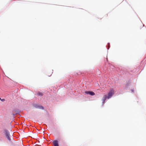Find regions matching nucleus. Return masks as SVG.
Wrapping results in <instances>:
<instances>
[{
    "label": "nucleus",
    "mask_w": 146,
    "mask_h": 146,
    "mask_svg": "<svg viewBox=\"0 0 146 146\" xmlns=\"http://www.w3.org/2000/svg\"><path fill=\"white\" fill-rule=\"evenodd\" d=\"M85 93L87 94H89L91 96H94L95 95V93L92 91H86L85 92Z\"/></svg>",
    "instance_id": "obj_4"
},
{
    "label": "nucleus",
    "mask_w": 146,
    "mask_h": 146,
    "mask_svg": "<svg viewBox=\"0 0 146 146\" xmlns=\"http://www.w3.org/2000/svg\"><path fill=\"white\" fill-rule=\"evenodd\" d=\"M34 107L36 108L41 109L42 110H43L44 109V108L43 106L38 104H35L34 105Z\"/></svg>",
    "instance_id": "obj_3"
},
{
    "label": "nucleus",
    "mask_w": 146,
    "mask_h": 146,
    "mask_svg": "<svg viewBox=\"0 0 146 146\" xmlns=\"http://www.w3.org/2000/svg\"><path fill=\"white\" fill-rule=\"evenodd\" d=\"M37 95L39 96H42V94L40 92H39L37 93Z\"/></svg>",
    "instance_id": "obj_7"
},
{
    "label": "nucleus",
    "mask_w": 146,
    "mask_h": 146,
    "mask_svg": "<svg viewBox=\"0 0 146 146\" xmlns=\"http://www.w3.org/2000/svg\"><path fill=\"white\" fill-rule=\"evenodd\" d=\"M13 111H14L16 112V114H18L19 113L18 111H16L15 110H13Z\"/></svg>",
    "instance_id": "obj_8"
},
{
    "label": "nucleus",
    "mask_w": 146,
    "mask_h": 146,
    "mask_svg": "<svg viewBox=\"0 0 146 146\" xmlns=\"http://www.w3.org/2000/svg\"><path fill=\"white\" fill-rule=\"evenodd\" d=\"M58 141L57 140H54L53 142L54 146H59Z\"/></svg>",
    "instance_id": "obj_6"
},
{
    "label": "nucleus",
    "mask_w": 146,
    "mask_h": 146,
    "mask_svg": "<svg viewBox=\"0 0 146 146\" xmlns=\"http://www.w3.org/2000/svg\"><path fill=\"white\" fill-rule=\"evenodd\" d=\"M5 134L6 135V136L7 137V139H8L9 141L11 140L9 136V133L8 131L7 130H5Z\"/></svg>",
    "instance_id": "obj_2"
},
{
    "label": "nucleus",
    "mask_w": 146,
    "mask_h": 146,
    "mask_svg": "<svg viewBox=\"0 0 146 146\" xmlns=\"http://www.w3.org/2000/svg\"><path fill=\"white\" fill-rule=\"evenodd\" d=\"M0 99H1V98H0Z\"/></svg>",
    "instance_id": "obj_10"
},
{
    "label": "nucleus",
    "mask_w": 146,
    "mask_h": 146,
    "mask_svg": "<svg viewBox=\"0 0 146 146\" xmlns=\"http://www.w3.org/2000/svg\"><path fill=\"white\" fill-rule=\"evenodd\" d=\"M114 91L113 89H111L108 93L107 97V99H109L111 98L112 95L114 94Z\"/></svg>",
    "instance_id": "obj_1"
},
{
    "label": "nucleus",
    "mask_w": 146,
    "mask_h": 146,
    "mask_svg": "<svg viewBox=\"0 0 146 146\" xmlns=\"http://www.w3.org/2000/svg\"><path fill=\"white\" fill-rule=\"evenodd\" d=\"M107 98V96L106 95H104L102 99V103L103 104H104L105 101L106 100Z\"/></svg>",
    "instance_id": "obj_5"
},
{
    "label": "nucleus",
    "mask_w": 146,
    "mask_h": 146,
    "mask_svg": "<svg viewBox=\"0 0 146 146\" xmlns=\"http://www.w3.org/2000/svg\"><path fill=\"white\" fill-rule=\"evenodd\" d=\"M1 100L3 102L5 100L4 99H3Z\"/></svg>",
    "instance_id": "obj_9"
}]
</instances>
